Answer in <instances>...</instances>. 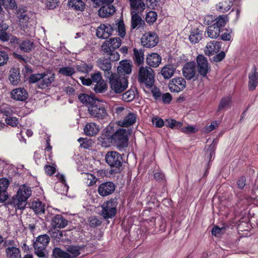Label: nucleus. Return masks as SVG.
Returning a JSON list of instances; mask_svg holds the SVG:
<instances>
[{
	"label": "nucleus",
	"instance_id": "obj_55",
	"mask_svg": "<svg viewBox=\"0 0 258 258\" xmlns=\"http://www.w3.org/2000/svg\"><path fill=\"white\" fill-rule=\"evenodd\" d=\"M18 18L21 25H23V26H27L29 17L26 11H23L22 13H21L19 15Z\"/></svg>",
	"mask_w": 258,
	"mask_h": 258
},
{
	"label": "nucleus",
	"instance_id": "obj_26",
	"mask_svg": "<svg viewBox=\"0 0 258 258\" xmlns=\"http://www.w3.org/2000/svg\"><path fill=\"white\" fill-rule=\"evenodd\" d=\"M221 48V42L217 41H212L207 44L205 53L209 56L217 53Z\"/></svg>",
	"mask_w": 258,
	"mask_h": 258
},
{
	"label": "nucleus",
	"instance_id": "obj_34",
	"mask_svg": "<svg viewBox=\"0 0 258 258\" xmlns=\"http://www.w3.org/2000/svg\"><path fill=\"white\" fill-rule=\"evenodd\" d=\"M233 5L232 0H223L216 5L217 11L224 13L228 11Z\"/></svg>",
	"mask_w": 258,
	"mask_h": 258
},
{
	"label": "nucleus",
	"instance_id": "obj_46",
	"mask_svg": "<svg viewBox=\"0 0 258 258\" xmlns=\"http://www.w3.org/2000/svg\"><path fill=\"white\" fill-rule=\"evenodd\" d=\"M228 20V15H220L216 18L215 21L213 24L222 30V27L225 26Z\"/></svg>",
	"mask_w": 258,
	"mask_h": 258
},
{
	"label": "nucleus",
	"instance_id": "obj_33",
	"mask_svg": "<svg viewBox=\"0 0 258 258\" xmlns=\"http://www.w3.org/2000/svg\"><path fill=\"white\" fill-rule=\"evenodd\" d=\"M69 6L76 11H83L85 9V4L82 0H69Z\"/></svg>",
	"mask_w": 258,
	"mask_h": 258
},
{
	"label": "nucleus",
	"instance_id": "obj_29",
	"mask_svg": "<svg viewBox=\"0 0 258 258\" xmlns=\"http://www.w3.org/2000/svg\"><path fill=\"white\" fill-rule=\"evenodd\" d=\"M30 208L36 214H44L45 211V204L39 200L33 201L30 204Z\"/></svg>",
	"mask_w": 258,
	"mask_h": 258
},
{
	"label": "nucleus",
	"instance_id": "obj_18",
	"mask_svg": "<svg viewBox=\"0 0 258 258\" xmlns=\"http://www.w3.org/2000/svg\"><path fill=\"white\" fill-rule=\"evenodd\" d=\"M113 28L110 24H102L96 30V36L99 38L107 39L110 37Z\"/></svg>",
	"mask_w": 258,
	"mask_h": 258
},
{
	"label": "nucleus",
	"instance_id": "obj_17",
	"mask_svg": "<svg viewBox=\"0 0 258 258\" xmlns=\"http://www.w3.org/2000/svg\"><path fill=\"white\" fill-rule=\"evenodd\" d=\"M28 93L24 88H18L12 90L11 92V98L16 101H25L28 98Z\"/></svg>",
	"mask_w": 258,
	"mask_h": 258
},
{
	"label": "nucleus",
	"instance_id": "obj_20",
	"mask_svg": "<svg viewBox=\"0 0 258 258\" xmlns=\"http://www.w3.org/2000/svg\"><path fill=\"white\" fill-rule=\"evenodd\" d=\"M148 0H135L130 3L131 12L137 13L141 15L146 9Z\"/></svg>",
	"mask_w": 258,
	"mask_h": 258
},
{
	"label": "nucleus",
	"instance_id": "obj_47",
	"mask_svg": "<svg viewBox=\"0 0 258 258\" xmlns=\"http://www.w3.org/2000/svg\"><path fill=\"white\" fill-rule=\"evenodd\" d=\"M52 255L54 258H71V254L58 247H55L53 249Z\"/></svg>",
	"mask_w": 258,
	"mask_h": 258
},
{
	"label": "nucleus",
	"instance_id": "obj_7",
	"mask_svg": "<svg viewBox=\"0 0 258 258\" xmlns=\"http://www.w3.org/2000/svg\"><path fill=\"white\" fill-rule=\"evenodd\" d=\"M130 134V131L125 128H119L114 131L113 133L114 145H116L119 150L127 147Z\"/></svg>",
	"mask_w": 258,
	"mask_h": 258
},
{
	"label": "nucleus",
	"instance_id": "obj_14",
	"mask_svg": "<svg viewBox=\"0 0 258 258\" xmlns=\"http://www.w3.org/2000/svg\"><path fill=\"white\" fill-rule=\"evenodd\" d=\"M186 83L184 78L177 77L172 79L168 84L169 90L171 92H179L186 87Z\"/></svg>",
	"mask_w": 258,
	"mask_h": 258
},
{
	"label": "nucleus",
	"instance_id": "obj_1",
	"mask_svg": "<svg viewBox=\"0 0 258 258\" xmlns=\"http://www.w3.org/2000/svg\"><path fill=\"white\" fill-rule=\"evenodd\" d=\"M121 45V40L119 37L111 38L105 41L101 45V50L109 55L108 59L111 61H117L120 58V55L115 50Z\"/></svg>",
	"mask_w": 258,
	"mask_h": 258
},
{
	"label": "nucleus",
	"instance_id": "obj_6",
	"mask_svg": "<svg viewBox=\"0 0 258 258\" xmlns=\"http://www.w3.org/2000/svg\"><path fill=\"white\" fill-rule=\"evenodd\" d=\"M155 74L150 67H141L139 70L138 81L141 84H144L149 89L154 83Z\"/></svg>",
	"mask_w": 258,
	"mask_h": 258
},
{
	"label": "nucleus",
	"instance_id": "obj_27",
	"mask_svg": "<svg viewBox=\"0 0 258 258\" xmlns=\"http://www.w3.org/2000/svg\"><path fill=\"white\" fill-rule=\"evenodd\" d=\"M161 62V56L157 53H151L147 55L146 62L150 67L156 68Z\"/></svg>",
	"mask_w": 258,
	"mask_h": 258
},
{
	"label": "nucleus",
	"instance_id": "obj_35",
	"mask_svg": "<svg viewBox=\"0 0 258 258\" xmlns=\"http://www.w3.org/2000/svg\"><path fill=\"white\" fill-rule=\"evenodd\" d=\"M203 32L199 28H193L191 29L190 34L189 36L190 41L192 43L198 42L202 38Z\"/></svg>",
	"mask_w": 258,
	"mask_h": 258
},
{
	"label": "nucleus",
	"instance_id": "obj_5",
	"mask_svg": "<svg viewBox=\"0 0 258 258\" xmlns=\"http://www.w3.org/2000/svg\"><path fill=\"white\" fill-rule=\"evenodd\" d=\"M107 103L101 100L96 99L88 106V111L91 116L98 119H104L107 115Z\"/></svg>",
	"mask_w": 258,
	"mask_h": 258
},
{
	"label": "nucleus",
	"instance_id": "obj_24",
	"mask_svg": "<svg viewBox=\"0 0 258 258\" xmlns=\"http://www.w3.org/2000/svg\"><path fill=\"white\" fill-rule=\"evenodd\" d=\"M9 80L13 85H17L21 82L20 71L19 68H13L10 72L9 75Z\"/></svg>",
	"mask_w": 258,
	"mask_h": 258
},
{
	"label": "nucleus",
	"instance_id": "obj_31",
	"mask_svg": "<svg viewBox=\"0 0 258 258\" xmlns=\"http://www.w3.org/2000/svg\"><path fill=\"white\" fill-rule=\"evenodd\" d=\"M133 60L137 66L143 64L144 62V52L142 49L138 50L135 48L133 49Z\"/></svg>",
	"mask_w": 258,
	"mask_h": 258
},
{
	"label": "nucleus",
	"instance_id": "obj_60",
	"mask_svg": "<svg viewBox=\"0 0 258 258\" xmlns=\"http://www.w3.org/2000/svg\"><path fill=\"white\" fill-rule=\"evenodd\" d=\"M154 178L156 181L162 184L165 183L166 181L164 174L161 172H155L154 174Z\"/></svg>",
	"mask_w": 258,
	"mask_h": 258
},
{
	"label": "nucleus",
	"instance_id": "obj_13",
	"mask_svg": "<svg viewBox=\"0 0 258 258\" xmlns=\"http://www.w3.org/2000/svg\"><path fill=\"white\" fill-rule=\"evenodd\" d=\"M106 130V132L100 137V141L102 146L108 147L112 144H114L113 133L115 130L114 127L111 125H108Z\"/></svg>",
	"mask_w": 258,
	"mask_h": 258
},
{
	"label": "nucleus",
	"instance_id": "obj_43",
	"mask_svg": "<svg viewBox=\"0 0 258 258\" xmlns=\"http://www.w3.org/2000/svg\"><path fill=\"white\" fill-rule=\"evenodd\" d=\"M93 68V65L91 63H87L86 62H82L80 64H78L76 66V69L77 71L88 74L91 72Z\"/></svg>",
	"mask_w": 258,
	"mask_h": 258
},
{
	"label": "nucleus",
	"instance_id": "obj_28",
	"mask_svg": "<svg viewBox=\"0 0 258 258\" xmlns=\"http://www.w3.org/2000/svg\"><path fill=\"white\" fill-rule=\"evenodd\" d=\"M115 12V8L112 5H103L98 11L99 16L102 18H106Z\"/></svg>",
	"mask_w": 258,
	"mask_h": 258
},
{
	"label": "nucleus",
	"instance_id": "obj_32",
	"mask_svg": "<svg viewBox=\"0 0 258 258\" xmlns=\"http://www.w3.org/2000/svg\"><path fill=\"white\" fill-rule=\"evenodd\" d=\"M84 132L87 136H94L99 132L98 126L94 122L87 123L84 127Z\"/></svg>",
	"mask_w": 258,
	"mask_h": 258
},
{
	"label": "nucleus",
	"instance_id": "obj_62",
	"mask_svg": "<svg viewBox=\"0 0 258 258\" xmlns=\"http://www.w3.org/2000/svg\"><path fill=\"white\" fill-rule=\"evenodd\" d=\"M215 17L213 15H207L204 19V24L206 25L210 26L212 23L215 21Z\"/></svg>",
	"mask_w": 258,
	"mask_h": 258
},
{
	"label": "nucleus",
	"instance_id": "obj_54",
	"mask_svg": "<svg viewBox=\"0 0 258 258\" xmlns=\"http://www.w3.org/2000/svg\"><path fill=\"white\" fill-rule=\"evenodd\" d=\"M135 97V91L132 90H129L124 93L122 95V100L125 102H129L134 100Z\"/></svg>",
	"mask_w": 258,
	"mask_h": 258
},
{
	"label": "nucleus",
	"instance_id": "obj_21",
	"mask_svg": "<svg viewBox=\"0 0 258 258\" xmlns=\"http://www.w3.org/2000/svg\"><path fill=\"white\" fill-rule=\"evenodd\" d=\"M248 90L250 91L254 90L258 85V72L255 66H254L251 72L248 75Z\"/></svg>",
	"mask_w": 258,
	"mask_h": 258
},
{
	"label": "nucleus",
	"instance_id": "obj_52",
	"mask_svg": "<svg viewBox=\"0 0 258 258\" xmlns=\"http://www.w3.org/2000/svg\"><path fill=\"white\" fill-rule=\"evenodd\" d=\"M26 201L27 200H24L22 198L21 199L20 197H16V199H14L13 202L16 207V209H24L26 206Z\"/></svg>",
	"mask_w": 258,
	"mask_h": 258
},
{
	"label": "nucleus",
	"instance_id": "obj_15",
	"mask_svg": "<svg viewBox=\"0 0 258 258\" xmlns=\"http://www.w3.org/2000/svg\"><path fill=\"white\" fill-rule=\"evenodd\" d=\"M98 67L104 71V75L106 78L110 77L112 73L111 71L112 64L108 58L100 57L97 61Z\"/></svg>",
	"mask_w": 258,
	"mask_h": 258
},
{
	"label": "nucleus",
	"instance_id": "obj_4",
	"mask_svg": "<svg viewBox=\"0 0 258 258\" xmlns=\"http://www.w3.org/2000/svg\"><path fill=\"white\" fill-rule=\"evenodd\" d=\"M105 161L112 168L110 173H119L122 170L123 158L121 155L116 151H109L105 155Z\"/></svg>",
	"mask_w": 258,
	"mask_h": 258
},
{
	"label": "nucleus",
	"instance_id": "obj_56",
	"mask_svg": "<svg viewBox=\"0 0 258 258\" xmlns=\"http://www.w3.org/2000/svg\"><path fill=\"white\" fill-rule=\"evenodd\" d=\"M118 35L123 38L126 34L125 25L123 20L119 21L117 24Z\"/></svg>",
	"mask_w": 258,
	"mask_h": 258
},
{
	"label": "nucleus",
	"instance_id": "obj_3",
	"mask_svg": "<svg viewBox=\"0 0 258 258\" xmlns=\"http://www.w3.org/2000/svg\"><path fill=\"white\" fill-rule=\"evenodd\" d=\"M106 79H109L111 91L115 94H120L127 88L128 82L127 77L114 73Z\"/></svg>",
	"mask_w": 258,
	"mask_h": 258
},
{
	"label": "nucleus",
	"instance_id": "obj_11",
	"mask_svg": "<svg viewBox=\"0 0 258 258\" xmlns=\"http://www.w3.org/2000/svg\"><path fill=\"white\" fill-rule=\"evenodd\" d=\"M13 42L18 46V49L21 52H30L34 48L33 42L28 39L20 38L15 37L13 38Z\"/></svg>",
	"mask_w": 258,
	"mask_h": 258
},
{
	"label": "nucleus",
	"instance_id": "obj_64",
	"mask_svg": "<svg viewBox=\"0 0 258 258\" xmlns=\"http://www.w3.org/2000/svg\"><path fill=\"white\" fill-rule=\"evenodd\" d=\"M225 56H226L225 52L223 51H222L220 52H219V53L214 55L212 59L214 61L218 62H220V61H222V60H223L224 59V58L225 57Z\"/></svg>",
	"mask_w": 258,
	"mask_h": 258
},
{
	"label": "nucleus",
	"instance_id": "obj_49",
	"mask_svg": "<svg viewBox=\"0 0 258 258\" xmlns=\"http://www.w3.org/2000/svg\"><path fill=\"white\" fill-rule=\"evenodd\" d=\"M59 73L67 77H71L76 73L75 69L70 67H63L59 70Z\"/></svg>",
	"mask_w": 258,
	"mask_h": 258
},
{
	"label": "nucleus",
	"instance_id": "obj_40",
	"mask_svg": "<svg viewBox=\"0 0 258 258\" xmlns=\"http://www.w3.org/2000/svg\"><path fill=\"white\" fill-rule=\"evenodd\" d=\"M222 30L214 24L208 27L207 34L211 38H217L220 35Z\"/></svg>",
	"mask_w": 258,
	"mask_h": 258
},
{
	"label": "nucleus",
	"instance_id": "obj_39",
	"mask_svg": "<svg viewBox=\"0 0 258 258\" xmlns=\"http://www.w3.org/2000/svg\"><path fill=\"white\" fill-rule=\"evenodd\" d=\"M175 68L173 66L167 64L162 69L161 74L165 79H168L173 76Z\"/></svg>",
	"mask_w": 258,
	"mask_h": 258
},
{
	"label": "nucleus",
	"instance_id": "obj_45",
	"mask_svg": "<svg viewBox=\"0 0 258 258\" xmlns=\"http://www.w3.org/2000/svg\"><path fill=\"white\" fill-rule=\"evenodd\" d=\"M78 99L82 103L89 105V106L93 104L94 101L96 100L94 97L85 93L80 94L78 96Z\"/></svg>",
	"mask_w": 258,
	"mask_h": 258
},
{
	"label": "nucleus",
	"instance_id": "obj_59",
	"mask_svg": "<svg viewBox=\"0 0 258 258\" xmlns=\"http://www.w3.org/2000/svg\"><path fill=\"white\" fill-rule=\"evenodd\" d=\"M9 57L8 53L5 51H0V67L7 63Z\"/></svg>",
	"mask_w": 258,
	"mask_h": 258
},
{
	"label": "nucleus",
	"instance_id": "obj_48",
	"mask_svg": "<svg viewBox=\"0 0 258 258\" xmlns=\"http://www.w3.org/2000/svg\"><path fill=\"white\" fill-rule=\"evenodd\" d=\"M165 125L172 129L179 128L182 125V123L173 119H167L165 120Z\"/></svg>",
	"mask_w": 258,
	"mask_h": 258
},
{
	"label": "nucleus",
	"instance_id": "obj_50",
	"mask_svg": "<svg viewBox=\"0 0 258 258\" xmlns=\"http://www.w3.org/2000/svg\"><path fill=\"white\" fill-rule=\"evenodd\" d=\"M157 14L155 11H149L146 16L145 20L149 25L153 24L157 20Z\"/></svg>",
	"mask_w": 258,
	"mask_h": 258
},
{
	"label": "nucleus",
	"instance_id": "obj_41",
	"mask_svg": "<svg viewBox=\"0 0 258 258\" xmlns=\"http://www.w3.org/2000/svg\"><path fill=\"white\" fill-rule=\"evenodd\" d=\"M83 248L84 246L70 245L67 247V251L71 254V258H75L80 254V250Z\"/></svg>",
	"mask_w": 258,
	"mask_h": 258
},
{
	"label": "nucleus",
	"instance_id": "obj_30",
	"mask_svg": "<svg viewBox=\"0 0 258 258\" xmlns=\"http://www.w3.org/2000/svg\"><path fill=\"white\" fill-rule=\"evenodd\" d=\"M32 195L31 188L28 186L23 184L19 187L16 195V197H20L24 200H27Z\"/></svg>",
	"mask_w": 258,
	"mask_h": 258
},
{
	"label": "nucleus",
	"instance_id": "obj_51",
	"mask_svg": "<svg viewBox=\"0 0 258 258\" xmlns=\"http://www.w3.org/2000/svg\"><path fill=\"white\" fill-rule=\"evenodd\" d=\"M8 28V25L3 22L0 23V39L3 41H7L8 40L7 33L6 30Z\"/></svg>",
	"mask_w": 258,
	"mask_h": 258
},
{
	"label": "nucleus",
	"instance_id": "obj_57",
	"mask_svg": "<svg viewBox=\"0 0 258 258\" xmlns=\"http://www.w3.org/2000/svg\"><path fill=\"white\" fill-rule=\"evenodd\" d=\"M2 4L6 9H14L17 7L15 0H2Z\"/></svg>",
	"mask_w": 258,
	"mask_h": 258
},
{
	"label": "nucleus",
	"instance_id": "obj_12",
	"mask_svg": "<svg viewBox=\"0 0 258 258\" xmlns=\"http://www.w3.org/2000/svg\"><path fill=\"white\" fill-rule=\"evenodd\" d=\"M141 41L142 45L144 47L152 48L158 44L159 38L155 33L147 32L143 34Z\"/></svg>",
	"mask_w": 258,
	"mask_h": 258
},
{
	"label": "nucleus",
	"instance_id": "obj_19",
	"mask_svg": "<svg viewBox=\"0 0 258 258\" xmlns=\"http://www.w3.org/2000/svg\"><path fill=\"white\" fill-rule=\"evenodd\" d=\"M182 73L186 80L194 78L196 73V63L194 61L187 62L183 68Z\"/></svg>",
	"mask_w": 258,
	"mask_h": 258
},
{
	"label": "nucleus",
	"instance_id": "obj_8",
	"mask_svg": "<svg viewBox=\"0 0 258 258\" xmlns=\"http://www.w3.org/2000/svg\"><path fill=\"white\" fill-rule=\"evenodd\" d=\"M117 201L116 198L110 199L101 206V215L104 219H111L116 214Z\"/></svg>",
	"mask_w": 258,
	"mask_h": 258
},
{
	"label": "nucleus",
	"instance_id": "obj_25",
	"mask_svg": "<svg viewBox=\"0 0 258 258\" xmlns=\"http://www.w3.org/2000/svg\"><path fill=\"white\" fill-rule=\"evenodd\" d=\"M68 221L60 214L56 215L51 220V225L54 228L59 229L64 228L68 225Z\"/></svg>",
	"mask_w": 258,
	"mask_h": 258
},
{
	"label": "nucleus",
	"instance_id": "obj_23",
	"mask_svg": "<svg viewBox=\"0 0 258 258\" xmlns=\"http://www.w3.org/2000/svg\"><path fill=\"white\" fill-rule=\"evenodd\" d=\"M137 116L136 113L130 112L125 116L123 120L118 121V124L121 127H129L136 122Z\"/></svg>",
	"mask_w": 258,
	"mask_h": 258
},
{
	"label": "nucleus",
	"instance_id": "obj_36",
	"mask_svg": "<svg viewBox=\"0 0 258 258\" xmlns=\"http://www.w3.org/2000/svg\"><path fill=\"white\" fill-rule=\"evenodd\" d=\"M231 103L232 97L231 96L229 95L222 97L220 101L217 111L219 112L224 109L230 108Z\"/></svg>",
	"mask_w": 258,
	"mask_h": 258
},
{
	"label": "nucleus",
	"instance_id": "obj_22",
	"mask_svg": "<svg viewBox=\"0 0 258 258\" xmlns=\"http://www.w3.org/2000/svg\"><path fill=\"white\" fill-rule=\"evenodd\" d=\"M140 14H137V13L135 12L134 13V12H131V28L132 30L142 28L145 25L144 21L142 19Z\"/></svg>",
	"mask_w": 258,
	"mask_h": 258
},
{
	"label": "nucleus",
	"instance_id": "obj_53",
	"mask_svg": "<svg viewBox=\"0 0 258 258\" xmlns=\"http://www.w3.org/2000/svg\"><path fill=\"white\" fill-rule=\"evenodd\" d=\"M101 224L102 221L96 216H91L88 219V224L91 228L97 227Z\"/></svg>",
	"mask_w": 258,
	"mask_h": 258
},
{
	"label": "nucleus",
	"instance_id": "obj_16",
	"mask_svg": "<svg viewBox=\"0 0 258 258\" xmlns=\"http://www.w3.org/2000/svg\"><path fill=\"white\" fill-rule=\"evenodd\" d=\"M115 185L111 181L101 183L98 188V192L102 197H106L112 194L115 189Z\"/></svg>",
	"mask_w": 258,
	"mask_h": 258
},
{
	"label": "nucleus",
	"instance_id": "obj_37",
	"mask_svg": "<svg viewBox=\"0 0 258 258\" xmlns=\"http://www.w3.org/2000/svg\"><path fill=\"white\" fill-rule=\"evenodd\" d=\"M6 254L7 258H21V251L17 247H8Z\"/></svg>",
	"mask_w": 258,
	"mask_h": 258
},
{
	"label": "nucleus",
	"instance_id": "obj_9",
	"mask_svg": "<svg viewBox=\"0 0 258 258\" xmlns=\"http://www.w3.org/2000/svg\"><path fill=\"white\" fill-rule=\"evenodd\" d=\"M50 241V238L47 234H43L38 236L34 242L33 246L35 254L39 257H45L44 250Z\"/></svg>",
	"mask_w": 258,
	"mask_h": 258
},
{
	"label": "nucleus",
	"instance_id": "obj_42",
	"mask_svg": "<svg viewBox=\"0 0 258 258\" xmlns=\"http://www.w3.org/2000/svg\"><path fill=\"white\" fill-rule=\"evenodd\" d=\"M132 64L128 60H122L120 62V66L118 68L119 73H124L125 74H130L132 72Z\"/></svg>",
	"mask_w": 258,
	"mask_h": 258
},
{
	"label": "nucleus",
	"instance_id": "obj_44",
	"mask_svg": "<svg viewBox=\"0 0 258 258\" xmlns=\"http://www.w3.org/2000/svg\"><path fill=\"white\" fill-rule=\"evenodd\" d=\"M107 85L104 80H102L98 83H96L93 88V90L96 93H103L107 90Z\"/></svg>",
	"mask_w": 258,
	"mask_h": 258
},
{
	"label": "nucleus",
	"instance_id": "obj_63",
	"mask_svg": "<svg viewBox=\"0 0 258 258\" xmlns=\"http://www.w3.org/2000/svg\"><path fill=\"white\" fill-rule=\"evenodd\" d=\"M224 230V227L220 228L219 226L215 225L212 228V234L215 237H219Z\"/></svg>",
	"mask_w": 258,
	"mask_h": 258
},
{
	"label": "nucleus",
	"instance_id": "obj_61",
	"mask_svg": "<svg viewBox=\"0 0 258 258\" xmlns=\"http://www.w3.org/2000/svg\"><path fill=\"white\" fill-rule=\"evenodd\" d=\"M92 84L98 83L102 79V75L100 72H97L91 75L90 78Z\"/></svg>",
	"mask_w": 258,
	"mask_h": 258
},
{
	"label": "nucleus",
	"instance_id": "obj_2",
	"mask_svg": "<svg viewBox=\"0 0 258 258\" xmlns=\"http://www.w3.org/2000/svg\"><path fill=\"white\" fill-rule=\"evenodd\" d=\"M29 84L37 83V87L44 89L49 86L54 80V74L48 76L45 73L31 74L27 78Z\"/></svg>",
	"mask_w": 258,
	"mask_h": 258
},
{
	"label": "nucleus",
	"instance_id": "obj_38",
	"mask_svg": "<svg viewBox=\"0 0 258 258\" xmlns=\"http://www.w3.org/2000/svg\"><path fill=\"white\" fill-rule=\"evenodd\" d=\"M216 146L217 143L215 142V140H213L207 149L206 155L207 159L208 160V166L210 165V162L212 160V157L215 156Z\"/></svg>",
	"mask_w": 258,
	"mask_h": 258
},
{
	"label": "nucleus",
	"instance_id": "obj_10",
	"mask_svg": "<svg viewBox=\"0 0 258 258\" xmlns=\"http://www.w3.org/2000/svg\"><path fill=\"white\" fill-rule=\"evenodd\" d=\"M196 70L198 75L203 78L207 77V74L211 71V67L208 62L207 58L202 54H199L196 58Z\"/></svg>",
	"mask_w": 258,
	"mask_h": 258
},
{
	"label": "nucleus",
	"instance_id": "obj_58",
	"mask_svg": "<svg viewBox=\"0 0 258 258\" xmlns=\"http://www.w3.org/2000/svg\"><path fill=\"white\" fill-rule=\"evenodd\" d=\"M5 121L8 125L12 127H16L19 123L18 118L16 117H13L12 116L10 117H6L5 118Z\"/></svg>",
	"mask_w": 258,
	"mask_h": 258
}]
</instances>
